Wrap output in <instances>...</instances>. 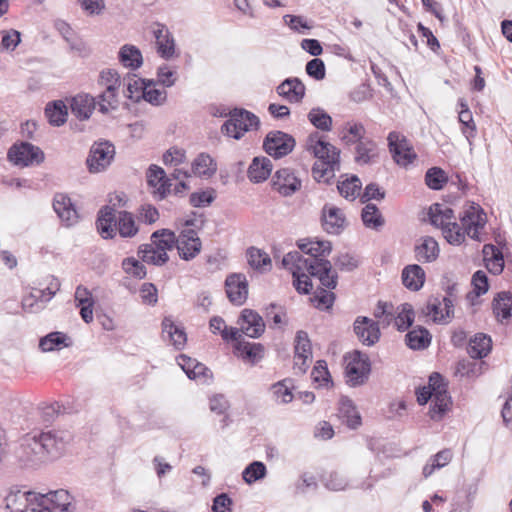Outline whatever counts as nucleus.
<instances>
[{
  "label": "nucleus",
  "instance_id": "nucleus-62",
  "mask_svg": "<svg viewBox=\"0 0 512 512\" xmlns=\"http://www.w3.org/2000/svg\"><path fill=\"white\" fill-rule=\"evenodd\" d=\"M122 268L127 274L138 279L145 278L147 274L144 264L133 257L125 258L122 262Z\"/></svg>",
  "mask_w": 512,
  "mask_h": 512
},
{
  "label": "nucleus",
  "instance_id": "nucleus-18",
  "mask_svg": "<svg viewBox=\"0 0 512 512\" xmlns=\"http://www.w3.org/2000/svg\"><path fill=\"white\" fill-rule=\"evenodd\" d=\"M226 294L229 301L236 306L243 305L248 297V281L242 273H232L225 280Z\"/></svg>",
  "mask_w": 512,
  "mask_h": 512
},
{
  "label": "nucleus",
  "instance_id": "nucleus-2",
  "mask_svg": "<svg viewBox=\"0 0 512 512\" xmlns=\"http://www.w3.org/2000/svg\"><path fill=\"white\" fill-rule=\"evenodd\" d=\"M66 445L67 439L63 431L49 430L28 434L23 438L16 455L22 466L37 468L62 456Z\"/></svg>",
  "mask_w": 512,
  "mask_h": 512
},
{
  "label": "nucleus",
  "instance_id": "nucleus-1",
  "mask_svg": "<svg viewBox=\"0 0 512 512\" xmlns=\"http://www.w3.org/2000/svg\"><path fill=\"white\" fill-rule=\"evenodd\" d=\"M430 223L442 230L446 241L455 246L465 242L466 236L477 242H484L486 237L482 230L487 223V216L482 207L472 203L460 216V224L454 210L444 203H434L428 211Z\"/></svg>",
  "mask_w": 512,
  "mask_h": 512
},
{
  "label": "nucleus",
  "instance_id": "nucleus-30",
  "mask_svg": "<svg viewBox=\"0 0 512 512\" xmlns=\"http://www.w3.org/2000/svg\"><path fill=\"white\" fill-rule=\"evenodd\" d=\"M234 350L243 360L248 361L252 365L261 361L265 356V347L261 343L238 341L234 345Z\"/></svg>",
  "mask_w": 512,
  "mask_h": 512
},
{
  "label": "nucleus",
  "instance_id": "nucleus-26",
  "mask_svg": "<svg viewBox=\"0 0 512 512\" xmlns=\"http://www.w3.org/2000/svg\"><path fill=\"white\" fill-rule=\"evenodd\" d=\"M322 225L329 234L338 235L344 229L345 217L335 206L325 205L322 209Z\"/></svg>",
  "mask_w": 512,
  "mask_h": 512
},
{
  "label": "nucleus",
  "instance_id": "nucleus-13",
  "mask_svg": "<svg viewBox=\"0 0 512 512\" xmlns=\"http://www.w3.org/2000/svg\"><path fill=\"white\" fill-rule=\"evenodd\" d=\"M4 501L7 512H40L38 493L35 492L10 491Z\"/></svg>",
  "mask_w": 512,
  "mask_h": 512
},
{
  "label": "nucleus",
  "instance_id": "nucleus-52",
  "mask_svg": "<svg viewBox=\"0 0 512 512\" xmlns=\"http://www.w3.org/2000/svg\"><path fill=\"white\" fill-rule=\"evenodd\" d=\"M448 182L446 172L440 167H432L426 171L425 183L432 190H441Z\"/></svg>",
  "mask_w": 512,
  "mask_h": 512
},
{
  "label": "nucleus",
  "instance_id": "nucleus-38",
  "mask_svg": "<svg viewBox=\"0 0 512 512\" xmlns=\"http://www.w3.org/2000/svg\"><path fill=\"white\" fill-rule=\"evenodd\" d=\"M415 258L419 262H432L437 259L439 255V246L437 241L430 237H424L421 243L415 245L414 248Z\"/></svg>",
  "mask_w": 512,
  "mask_h": 512
},
{
  "label": "nucleus",
  "instance_id": "nucleus-22",
  "mask_svg": "<svg viewBox=\"0 0 512 512\" xmlns=\"http://www.w3.org/2000/svg\"><path fill=\"white\" fill-rule=\"evenodd\" d=\"M53 208L66 227H71L78 222V213L68 196L56 194L53 201Z\"/></svg>",
  "mask_w": 512,
  "mask_h": 512
},
{
  "label": "nucleus",
  "instance_id": "nucleus-57",
  "mask_svg": "<svg viewBox=\"0 0 512 512\" xmlns=\"http://www.w3.org/2000/svg\"><path fill=\"white\" fill-rule=\"evenodd\" d=\"M216 199V190L207 188L190 194L189 203L191 206L200 208L209 206Z\"/></svg>",
  "mask_w": 512,
  "mask_h": 512
},
{
  "label": "nucleus",
  "instance_id": "nucleus-47",
  "mask_svg": "<svg viewBox=\"0 0 512 512\" xmlns=\"http://www.w3.org/2000/svg\"><path fill=\"white\" fill-rule=\"evenodd\" d=\"M451 397L448 394H438L432 399L429 415L432 420L439 421L449 410Z\"/></svg>",
  "mask_w": 512,
  "mask_h": 512
},
{
  "label": "nucleus",
  "instance_id": "nucleus-19",
  "mask_svg": "<svg viewBox=\"0 0 512 512\" xmlns=\"http://www.w3.org/2000/svg\"><path fill=\"white\" fill-rule=\"evenodd\" d=\"M353 329L359 341L366 346H373L380 339L378 322L368 317L358 316L354 321Z\"/></svg>",
  "mask_w": 512,
  "mask_h": 512
},
{
  "label": "nucleus",
  "instance_id": "nucleus-20",
  "mask_svg": "<svg viewBox=\"0 0 512 512\" xmlns=\"http://www.w3.org/2000/svg\"><path fill=\"white\" fill-rule=\"evenodd\" d=\"M147 182L153 187V195L158 200H163L171 190V180L167 178L163 168L157 165H150L147 171Z\"/></svg>",
  "mask_w": 512,
  "mask_h": 512
},
{
  "label": "nucleus",
  "instance_id": "nucleus-7",
  "mask_svg": "<svg viewBox=\"0 0 512 512\" xmlns=\"http://www.w3.org/2000/svg\"><path fill=\"white\" fill-rule=\"evenodd\" d=\"M260 125L259 118L243 108H234L229 113V119L221 127L222 133L239 140L245 132L257 130Z\"/></svg>",
  "mask_w": 512,
  "mask_h": 512
},
{
  "label": "nucleus",
  "instance_id": "nucleus-25",
  "mask_svg": "<svg viewBox=\"0 0 512 512\" xmlns=\"http://www.w3.org/2000/svg\"><path fill=\"white\" fill-rule=\"evenodd\" d=\"M162 334L176 350H182L187 342V335L183 327L176 325L171 316L162 320Z\"/></svg>",
  "mask_w": 512,
  "mask_h": 512
},
{
  "label": "nucleus",
  "instance_id": "nucleus-3",
  "mask_svg": "<svg viewBox=\"0 0 512 512\" xmlns=\"http://www.w3.org/2000/svg\"><path fill=\"white\" fill-rule=\"evenodd\" d=\"M66 445L67 439L63 431L49 430L28 434L23 438L16 455L22 466L37 468L62 456Z\"/></svg>",
  "mask_w": 512,
  "mask_h": 512
},
{
  "label": "nucleus",
  "instance_id": "nucleus-34",
  "mask_svg": "<svg viewBox=\"0 0 512 512\" xmlns=\"http://www.w3.org/2000/svg\"><path fill=\"white\" fill-rule=\"evenodd\" d=\"M272 162L267 157H254L250 164L247 176L253 183H261L265 181L271 174Z\"/></svg>",
  "mask_w": 512,
  "mask_h": 512
},
{
  "label": "nucleus",
  "instance_id": "nucleus-50",
  "mask_svg": "<svg viewBox=\"0 0 512 512\" xmlns=\"http://www.w3.org/2000/svg\"><path fill=\"white\" fill-rule=\"evenodd\" d=\"M309 122L317 129L328 132L332 128L331 116L322 108H312L308 115Z\"/></svg>",
  "mask_w": 512,
  "mask_h": 512
},
{
  "label": "nucleus",
  "instance_id": "nucleus-32",
  "mask_svg": "<svg viewBox=\"0 0 512 512\" xmlns=\"http://www.w3.org/2000/svg\"><path fill=\"white\" fill-rule=\"evenodd\" d=\"M477 492L478 484L476 482L464 485L454 498L453 510L456 512H470Z\"/></svg>",
  "mask_w": 512,
  "mask_h": 512
},
{
  "label": "nucleus",
  "instance_id": "nucleus-56",
  "mask_svg": "<svg viewBox=\"0 0 512 512\" xmlns=\"http://www.w3.org/2000/svg\"><path fill=\"white\" fill-rule=\"evenodd\" d=\"M246 254L248 264L256 270H261L265 266L271 265V259L269 255L258 248L250 247L247 249Z\"/></svg>",
  "mask_w": 512,
  "mask_h": 512
},
{
  "label": "nucleus",
  "instance_id": "nucleus-11",
  "mask_svg": "<svg viewBox=\"0 0 512 512\" xmlns=\"http://www.w3.org/2000/svg\"><path fill=\"white\" fill-rule=\"evenodd\" d=\"M295 139L282 131H270L263 141L265 152L275 159H280L290 154L295 147Z\"/></svg>",
  "mask_w": 512,
  "mask_h": 512
},
{
  "label": "nucleus",
  "instance_id": "nucleus-17",
  "mask_svg": "<svg viewBox=\"0 0 512 512\" xmlns=\"http://www.w3.org/2000/svg\"><path fill=\"white\" fill-rule=\"evenodd\" d=\"M301 186V180L289 168L277 170L272 177V188L284 197L292 196Z\"/></svg>",
  "mask_w": 512,
  "mask_h": 512
},
{
  "label": "nucleus",
  "instance_id": "nucleus-6",
  "mask_svg": "<svg viewBox=\"0 0 512 512\" xmlns=\"http://www.w3.org/2000/svg\"><path fill=\"white\" fill-rule=\"evenodd\" d=\"M345 361V377L346 383L350 387H358L364 385L371 374V361L367 353L359 350L346 353Z\"/></svg>",
  "mask_w": 512,
  "mask_h": 512
},
{
  "label": "nucleus",
  "instance_id": "nucleus-63",
  "mask_svg": "<svg viewBox=\"0 0 512 512\" xmlns=\"http://www.w3.org/2000/svg\"><path fill=\"white\" fill-rule=\"evenodd\" d=\"M283 20L291 30L300 34H305L313 27L303 16L287 14L283 16Z\"/></svg>",
  "mask_w": 512,
  "mask_h": 512
},
{
  "label": "nucleus",
  "instance_id": "nucleus-40",
  "mask_svg": "<svg viewBox=\"0 0 512 512\" xmlns=\"http://www.w3.org/2000/svg\"><path fill=\"white\" fill-rule=\"evenodd\" d=\"M72 341L67 334L59 331L50 332L39 341V348L43 352L60 350L62 347H70Z\"/></svg>",
  "mask_w": 512,
  "mask_h": 512
},
{
  "label": "nucleus",
  "instance_id": "nucleus-51",
  "mask_svg": "<svg viewBox=\"0 0 512 512\" xmlns=\"http://www.w3.org/2000/svg\"><path fill=\"white\" fill-rule=\"evenodd\" d=\"M400 311L395 317V326L398 331H406L414 322L415 312L411 304L403 303L399 307Z\"/></svg>",
  "mask_w": 512,
  "mask_h": 512
},
{
  "label": "nucleus",
  "instance_id": "nucleus-37",
  "mask_svg": "<svg viewBox=\"0 0 512 512\" xmlns=\"http://www.w3.org/2000/svg\"><path fill=\"white\" fill-rule=\"evenodd\" d=\"M118 60L124 67L131 70H137L143 64V56L140 49L132 44H125L120 48Z\"/></svg>",
  "mask_w": 512,
  "mask_h": 512
},
{
  "label": "nucleus",
  "instance_id": "nucleus-55",
  "mask_svg": "<svg viewBox=\"0 0 512 512\" xmlns=\"http://www.w3.org/2000/svg\"><path fill=\"white\" fill-rule=\"evenodd\" d=\"M267 474L266 466L263 462L253 461L242 472L243 480L247 484H252L263 479Z\"/></svg>",
  "mask_w": 512,
  "mask_h": 512
},
{
  "label": "nucleus",
  "instance_id": "nucleus-15",
  "mask_svg": "<svg viewBox=\"0 0 512 512\" xmlns=\"http://www.w3.org/2000/svg\"><path fill=\"white\" fill-rule=\"evenodd\" d=\"M175 246L182 260L191 261L201 252L202 241L196 230L188 228L181 230L176 236Z\"/></svg>",
  "mask_w": 512,
  "mask_h": 512
},
{
  "label": "nucleus",
  "instance_id": "nucleus-24",
  "mask_svg": "<svg viewBox=\"0 0 512 512\" xmlns=\"http://www.w3.org/2000/svg\"><path fill=\"white\" fill-rule=\"evenodd\" d=\"M298 248L301 252L310 255L311 261H320L325 259L332 251V244L330 241L316 240L312 238L300 239L297 242Z\"/></svg>",
  "mask_w": 512,
  "mask_h": 512
},
{
  "label": "nucleus",
  "instance_id": "nucleus-54",
  "mask_svg": "<svg viewBox=\"0 0 512 512\" xmlns=\"http://www.w3.org/2000/svg\"><path fill=\"white\" fill-rule=\"evenodd\" d=\"M442 284L445 291L442 301L447 308V316H449L451 313H454V304L458 295V284L451 281L448 277H444Z\"/></svg>",
  "mask_w": 512,
  "mask_h": 512
},
{
  "label": "nucleus",
  "instance_id": "nucleus-60",
  "mask_svg": "<svg viewBox=\"0 0 512 512\" xmlns=\"http://www.w3.org/2000/svg\"><path fill=\"white\" fill-rule=\"evenodd\" d=\"M294 356H298V358H301L302 356H312L311 341L306 331L299 330L296 333Z\"/></svg>",
  "mask_w": 512,
  "mask_h": 512
},
{
  "label": "nucleus",
  "instance_id": "nucleus-10",
  "mask_svg": "<svg viewBox=\"0 0 512 512\" xmlns=\"http://www.w3.org/2000/svg\"><path fill=\"white\" fill-rule=\"evenodd\" d=\"M387 141L392 158L399 166L407 167L417 158L408 139L399 132H390Z\"/></svg>",
  "mask_w": 512,
  "mask_h": 512
},
{
  "label": "nucleus",
  "instance_id": "nucleus-49",
  "mask_svg": "<svg viewBox=\"0 0 512 512\" xmlns=\"http://www.w3.org/2000/svg\"><path fill=\"white\" fill-rule=\"evenodd\" d=\"M118 88H112L111 85L98 95L96 104L102 114H107L110 109H116L118 106L117 99Z\"/></svg>",
  "mask_w": 512,
  "mask_h": 512
},
{
  "label": "nucleus",
  "instance_id": "nucleus-23",
  "mask_svg": "<svg viewBox=\"0 0 512 512\" xmlns=\"http://www.w3.org/2000/svg\"><path fill=\"white\" fill-rule=\"evenodd\" d=\"M117 216L115 209L109 205L103 206L97 215V231L103 239H112L116 236Z\"/></svg>",
  "mask_w": 512,
  "mask_h": 512
},
{
  "label": "nucleus",
  "instance_id": "nucleus-61",
  "mask_svg": "<svg viewBox=\"0 0 512 512\" xmlns=\"http://www.w3.org/2000/svg\"><path fill=\"white\" fill-rule=\"evenodd\" d=\"M147 82L144 79L129 78L126 85L125 96L134 102H139L143 97Z\"/></svg>",
  "mask_w": 512,
  "mask_h": 512
},
{
  "label": "nucleus",
  "instance_id": "nucleus-5",
  "mask_svg": "<svg viewBox=\"0 0 512 512\" xmlns=\"http://www.w3.org/2000/svg\"><path fill=\"white\" fill-rule=\"evenodd\" d=\"M282 265L290 270L292 275L307 271L310 276L318 278L321 285L329 290H333L337 286L338 274L332 269V264L327 259L311 261L304 258L300 252L292 251L283 257Z\"/></svg>",
  "mask_w": 512,
  "mask_h": 512
},
{
  "label": "nucleus",
  "instance_id": "nucleus-58",
  "mask_svg": "<svg viewBox=\"0 0 512 512\" xmlns=\"http://www.w3.org/2000/svg\"><path fill=\"white\" fill-rule=\"evenodd\" d=\"M154 85L153 80L147 81L144 93H142V99H144L146 102L154 105L159 106L165 103L167 99V93L165 90L156 89L152 87Z\"/></svg>",
  "mask_w": 512,
  "mask_h": 512
},
{
  "label": "nucleus",
  "instance_id": "nucleus-4",
  "mask_svg": "<svg viewBox=\"0 0 512 512\" xmlns=\"http://www.w3.org/2000/svg\"><path fill=\"white\" fill-rule=\"evenodd\" d=\"M306 150L317 158L312 167V176L317 182L329 184L340 170V150L325 141L318 132L311 133L306 140Z\"/></svg>",
  "mask_w": 512,
  "mask_h": 512
},
{
  "label": "nucleus",
  "instance_id": "nucleus-31",
  "mask_svg": "<svg viewBox=\"0 0 512 512\" xmlns=\"http://www.w3.org/2000/svg\"><path fill=\"white\" fill-rule=\"evenodd\" d=\"M403 285L411 290H420L426 279V274L423 268L418 264H411L404 267L401 274Z\"/></svg>",
  "mask_w": 512,
  "mask_h": 512
},
{
  "label": "nucleus",
  "instance_id": "nucleus-43",
  "mask_svg": "<svg viewBox=\"0 0 512 512\" xmlns=\"http://www.w3.org/2000/svg\"><path fill=\"white\" fill-rule=\"evenodd\" d=\"M361 219L365 227L380 230L385 220L375 204L367 203L361 212Z\"/></svg>",
  "mask_w": 512,
  "mask_h": 512
},
{
  "label": "nucleus",
  "instance_id": "nucleus-27",
  "mask_svg": "<svg viewBox=\"0 0 512 512\" xmlns=\"http://www.w3.org/2000/svg\"><path fill=\"white\" fill-rule=\"evenodd\" d=\"M421 314L424 317L431 316L433 322L437 324H447L454 317V313L447 316V308L438 296H431L428 299L426 305L421 309Z\"/></svg>",
  "mask_w": 512,
  "mask_h": 512
},
{
  "label": "nucleus",
  "instance_id": "nucleus-29",
  "mask_svg": "<svg viewBox=\"0 0 512 512\" xmlns=\"http://www.w3.org/2000/svg\"><path fill=\"white\" fill-rule=\"evenodd\" d=\"M96 106V98L89 94H78L71 100V112L79 120L90 118Z\"/></svg>",
  "mask_w": 512,
  "mask_h": 512
},
{
  "label": "nucleus",
  "instance_id": "nucleus-48",
  "mask_svg": "<svg viewBox=\"0 0 512 512\" xmlns=\"http://www.w3.org/2000/svg\"><path fill=\"white\" fill-rule=\"evenodd\" d=\"M139 254H141L143 262L157 266H161L169 260L167 253L157 250L153 244L143 245L139 250Z\"/></svg>",
  "mask_w": 512,
  "mask_h": 512
},
{
  "label": "nucleus",
  "instance_id": "nucleus-33",
  "mask_svg": "<svg viewBox=\"0 0 512 512\" xmlns=\"http://www.w3.org/2000/svg\"><path fill=\"white\" fill-rule=\"evenodd\" d=\"M355 145L354 161L357 164L368 165L375 162L378 157V147L373 140L366 138L355 143Z\"/></svg>",
  "mask_w": 512,
  "mask_h": 512
},
{
  "label": "nucleus",
  "instance_id": "nucleus-39",
  "mask_svg": "<svg viewBox=\"0 0 512 512\" xmlns=\"http://www.w3.org/2000/svg\"><path fill=\"white\" fill-rule=\"evenodd\" d=\"M339 418L349 428L356 429L361 425V416L354 406L352 400L347 397H343L339 403Z\"/></svg>",
  "mask_w": 512,
  "mask_h": 512
},
{
  "label": "nucleus",
  "instance_id": "nucleus-64",
  "mask_svg": "<svg viewBox=\"0 0 512 512\" xmlns=\"http://www.w3.org/2000/svg\"><path fill=\"white\" fill-rule=\"evenodd\" d=\"M473 292L477 297L484 295L489 289V281L487 274L482 270H477L471 279Z\"/></svg>",
  "mask_w": 512,
  "mask_h": 512
},
{
  "label": "nucleus",
  "instance_id": "nucleus-53",
  "mask_svg": "<svg viewBox=\"0 0 512 512\" xmlns=\"http://www.w3.org/2000/svg\"><path fill=\"white\" fill-rule=\"evenodd\" d=\"M337 189L345 199L354 200L361 189V181L356 175H352L350 178L339 182Z\"/></svg>",
  "mask_w": 512,
  "mask_h": 512
},
{
  "label": "nucleus",
  "instance_id": "nucleus-16",
  "mask_svg": "<svg viewBox=\"0 0 512 512\" xmlns=\"http://www.w3.org/2000/svg\"><path fill=\"white\" fill-rule=\"evenodd\" d=\"M237 324L243 334L254 339L261 337L266 327L262 316L257 311L249 308L241 311Z\"/></svg>",
  "mask_w": 512,
  "mask_h": 512
},
{
  "label": "nucleus",
  "instance_id": "nucleus-28",
  "mask_svg": "<svg viewBox=\"0 0 512 512\" xmlns=\"http://www.w3.org/2000/svg\"><path fill=\"white\" fill-rule=\"evenodd\" d=\"M482 253L487 270L493 275H500L505 266L503 252L493 244H485Z\"/></svg>",
  "mask_w": 512,
  "mask_h": 512
},
{
  "label": "nucleus",
  "instance_id": "nucleus-12",
  "mask_svg": "<svg viewBox=\"0 0 512 512\" xmlns=\"http://www.w3.org/2000/svg\"><path fill=\"white\" fill-rule=\"evenodd\" d=\"M115 147L109 141L95 143L89 152L86 163L92 173L104 171L112 163Z\"/></svg>",
  "mask_w": 512,
  "mask_h": 512
},
{
  "label": "nucleus",
  "instance_id": "nucleus-35",
  "mask_svg": "<svg viewBox=\"0 0 512 512\" xmlns=\"http://www.w3.org/2000/svg\"><path fill=\"white\" fill-rule=\"evenodd\" d=\"M492 349V339L484 333H477L470 339L467 347V353L474 359L486 357Z\"/></svg>",
  "mask_w": 512,
  "mask_h": 512
},
{
  "label": "nucleus",
  "instance_id": "nucleus-8",
  "mask_svg": "<svg viewBox=\"0 0 512 512\" xmlns=\"http://www.w3.org/2000/svg\"><path fill=\"white\" fill-rule=\"evenodd\" d=\"M7 158L16 166L28 167L41 164L45 155L38 146L23 141L15 143L9 148Z\"/></svg>",
  "mask_w": 512,
  "mask_h": 512
},
{
  "label": "nucleus",
  "instance_id": "nucleus-46",
  "mask_svg": "<svg viewBox=\"0 0 512 512\" xmlns=\"http://www.w3.org/2000/svg\"><path fill=\"white\" fill-rule=\"evenodd\" d=\"M151 241L157 250L167 253L175 246L176 235L169 229H160L152 233Z\"/></svg>",
  "mask_w": 512,
  "mask_h": 512
},
{
  "label": "nucleus",
  "instance_id": "nucleus-42",
  "mask_svg": "<svg viewBox=\"0 0 512 512\" xmlns=\"http://www.w3.org/2000/svg\"><path fill=\"white\" fill-rule=\"evenodd\" d=\"M116 231L122 238H132L138 233L139 228L131 212L125 210L118 212Z\"/></svg>",
  "mask_w": 512,
  "mask_h": 512
},
{
  "label": "nucleus",
  "instance_id": "nucleus-44",
  "mask_svg": "<svg viewBox=\"0 0 512 512\" xmlns=\"http://www.w3.org/2000/svg\"><path fill=\"white\" fill-rule=\"evenodd\" d=\"M216 170V163L208 154L201 153L192 162V172L199 177L209 178Z\"/></svg>",
  "mask_w": 512,
  "mask_h": 512
},
{
  "label": "nucleus",
  "instance_id": "nucleus-59",
  "mask_svg": "<svg viewBox=\"0 0 512 512\" xmlns=\"http://www.w3.org/2000/svg\"><path fill=\"white\" fill-rule=\"evenodd\" d=\"M290 382V379H284L271 385L270 388L275 399L283 404H288L293 400L291 388L288 386V383Z\"/></svg>",
  "mask_w": 512,
  "mask_h": 512
},
{
  "label": "nucleus",
  "instance_id": "nucleus-14",
  "mask_svg": "<svg viewBox=\"0 0 512 512\" xmlns=\"http://www.w3.org/2000/svg\"><path fill=\"white\" fill-rule=\"evenodd\" d=\"M151 32L155 38L157 54L164 60H170L178 57L176 52V43L173 34L168 27L162 23H154Z\"/></svg>",
  "mask_w": 512,
  "mask_h": 512
},
{
  "label": "nucleus",
  "instance_id": "nucleus-36",
  "mask_svg": "<svg viewBox=\"0 0 512 512\" xmlns=\"http://www.w3.org/2000/svg\"><path fill=\"white\" fill-rule=\"evenodd\" d=\"M493 313L501 323L512 316V293L499 292L492 301Z\"/></svg>",
  "mask_w": 512,
  "mask_h": 512
},
{
  "label": "nucleus",
  "instance_id": "nucleus-21",
  "mask_svg": "<svg viewBox=\"0 0 512 512\" xmlns=\"http://www.w3.org/2000/svg\"><path fill=\"white\" fill-rule=\"evenodd\" d=\"M277 94L290 103H300L305 97L306 87L297 77H289L276 87Z\"/></svg>",
  "mask_w": 512,
  "mask_h": 512
},
{
  "label": "nucleus",
  "instance_id": "nucleus-45",
  "mask_svg": "<svg viewBox=\"0 0 512 512\" xmlns=\"http://www.w3.org/2000/svg\"><path fill=\"white\" fill-rule=\"evenodd\" d=\"M45 115L52 126L59 127L66 122L67 107L61 100L54 101L46 106Z\"/></svg>",
  "mask_w": 512,
  "mask_h": 512
},
{
  "label": "nucleus",
  "instance_id": "nucleus-9",
  "mask_svg": "<svg viewBox=\"0 0 512 512\" xmlns=\"http://www.w3.org/2000/svg\"><path fill=\"white\" fill-rule=\"evenodd\" d=\"M40 512H74L73 497L67 490L59 489L47 494L38 493Z\"/></svg>",
  "mask_w": 512,
  "mask_h": 512
},
{
  "label": "nucleus",
  "instance_id": "nucleus-41",
  "mask_svg": "<svg viewBox=\"0 0 512 512\" xmlns=\"http://www.w3.org/2000/svg\"><path fill=\"white\" fill-rule=\"evenodd\" d=\"M432 336L430 332L422 327L416 326L405 336L406 345L412 350H423L431 343Z\"/></svg>",
  "mask_w": 512,
  "mask_h": 512
}]
</instances>
